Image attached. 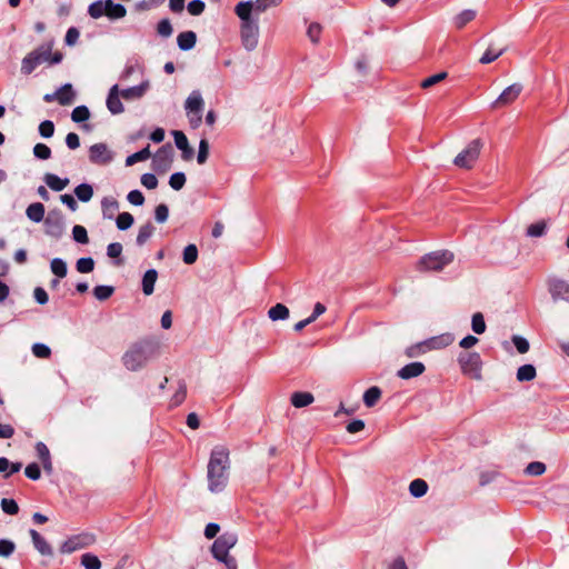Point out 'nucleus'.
<instances>
[{"label":"nucleus","instance_id":"10","mask_svg":"<svg viewBox=\"0 0 569 569\" xmlns=\"http://www.w3.org/2000/svg\"><path fill=\"white\" fill-rule=\"evenodd\" d=\"M173 148L170 143L160 147L152 158V169L158 173L167 172L173 162Z\"/></svg>","mask_w":569,"mask_h":569},{"label":"nucleus","instance_id":"51","mask_svg":"<svg viewBox=\"0 0 569 569\" xmlns=\"http://www.w3.org/2000/svg\"><path fill=\"white\" fill-rule=\"evenodd\" d=\"M169 184L173 190H181L186 184V174L183 172H174L169 179Z\"/></svg>","mask_w":569,"mask_h":569},{"label":"nucleus","instance_id":"24","mask_svg":"<svg viewBox=\"0 0 569 569\" xmlns=\"http://www.w3.org/2000/svg\"><path fill=\"white\" fill-rule=\"evenodd\" d=\"M455 341V336L450 332L442 333L426 341L428 349H442Z\"/></svg>","mask_w":569,"mask_h":569},{"label":"nucleus","instance_id":"45","mask_svg":"<svg viewBox=\"0 0 569 569\" xmlns=\"http://www.w3.org/2000/svg\"><path fill=\"white\" fill-rule=\"evenodd\" d=\"M198 259V248L190 243L183 249L182 260L186 264H193Z\"/></svg>","mask_w":569,"mask_h":569},{"label":"nucleus","instance_id":"33","mask_svg":"<svg viewBox=\"0 0 569 569\" xmlns=\"http://www.w3.org/2000/svg\"><path fill=\"white\" fill-rule=\"evenodd\" d=\"M428 491V483L423 479H415L409 485V492L415 498L425 496Z\"/></svg>","mask_w":569,"mask_h":569},{"label":"nucleus","instance_id":"15","mask_svg":"<svg viewBox=\"0 0 569 569\" xmlns=\"http://www.w3.org/2000/svg\"><path fill=\"white\" fill-rule=\"evenodd\" d=\"M121 91L118 84H113L108 92L107 108L112 114H120L124 111V107L121 102Z\"/></svg>","mask_w":569,"mask_h":569},{"label":"nucleus","instance_id":"6","mask_svg":"<svg viewBox=\"0 0 569 569\" xmlns=\"http://www.w3.org/2000/svg\"><path fill=\"white\" fill-rule=\"evenodd\" d=\"M52 43L46 42L29 52L21 61V73L31 74L40 64L49 61Z\"/></svg>","mask_w":569,"mask_h":569},{"label":"nucleus","instance_id":"25","mask_svg":"<svg viewBox=\"0 0 569 569\" xmlns=\"http://www.w3.org/2000/svg\"><path fill=\"white\" fill-rule=\"evenodd\" d=\"M197 42V34L193 31H183L178 34L177 43L180 50H191Z\"/></svg>","mask_w":569,"mask_h":569},{"label":"nucleus","instance_id":"60","mask_svg":"<svg viewBox=\"0 0 569 569\" xmlns=\"http://www.w3.org/2000/svg\"><path fill=\"white\" fill-rule=\"evenodd\" d=\"M187 9L191 16H200L206 9V3L202 0H191Z\"/></svg>","mask_w":569,"mask_h":569},{"label":"nucleus","instance_id":"29","mask_svg":"<svg viewBox=\"0 0 569 569\" xmlns=\"http://www.w3.org/2000/svg\"><path fill=\"white\" fill-rule=\"evenodd\" d=\"M477 16V11L472 9H466L455 16L452 22L455 28L462 29L467 23L471 22Z\"/></svg>","mask_w":569,"mask_h":569},{"label":"nucleus","instance_id":"30","mask_svg":"<svg viewBox=\"0 0 569 569\" xmlns=\"http://www.w3.org/2000/svg\"><path fill=\"white\" fill-rule=\"evenodd\" d=\"M382 396V391L379 387L373 386L367 389L363 393V403L368 408L375 407Z\"/></svg>","mask_w":569,"mask_h":569},{"label":"nucleus","instance_id":"43","mask_svg":"<svg viewBox=\"0 0 569 569\" xmlns=\"http://www.w3.org/2000/svg\"><path fill=\"white\" fill-rule=\"evenodd\" d=\"M90 118V111L86 106H78L71 112V119L76 123H81Z\"/></svg>","mask_w":569,"mask_h":569},{"label":"nucleus","instance_id":"39","mask_svg":"<svg viewBox=\"0 0 569 569\" xmlns=\"http://www.w3.org/2000/svg\"><path fill=\"white\" fill-rule=\"evenodd\" d=\"M77 198L82 202H88L93 196V188L89 183H81L74 188Z\"/></svg>","mask_w":569,"mask_h":569},{"label":"nucleus","instance_id":"13","mask_svg":"<svg viewBox=\"0 0 569 569\" xmlns=\"http://www.w3.org/2000/svg\"><path fill=\"white\" fill-rule=\"evenodd\" d=\"M46 234L59 239L64 232V221L60 212L51 211L44 219Z\"/></svg>","mask_w":569,"mask_h":569},{"label":"nucleus","instance_id":"36","mask_svg":"<svg viewBox=\"0 0 569 569\" xmlns=\"http://www.w3.org/2000/svg\"><path fill=\"white\" fill-rule=\"evenodd\" d=\"M154 227L151 222H147L146 224L141 226L139 228L136 242L138 246H143L153 234Z\"/></svg>","mask_w":569,"mask_h":569},{"label":"nucleus","instance_id":"17","mask_svg":"<svg viewBox=\"0 0 569 569\" xmlns=\"http://www.w3.org/2000/svg\"><path fill=\"white\" fill-rule=\"evenodd\" d=\"M30 537L32 539L33 547L43 557H53V549L51 545L42 537L37 530L30 529Z\"/></svg>","mask_w":569,"mask_h":569},{"label":"nucleus","instance_id":"54","mask_svg":"<svg viewBox=\"0 0 569 569\" xmlns=\"http://www.w3.org/2000/svg\"><path fill=\"white\" fill-rule=\"evenodd\" d=\"M33 154L41 160H48L51 157V149L44 143H37L33 147Z\"/></svg>","mask_w":569,"mask_h":569},{"label":"nucleus","instance_id":"31","mask_svg":"<svg viewBox=\"0 0 569 569\" xmlns=\"http://www.w3.org/2000/svg\"><path fill=\"white\" fill-rule=\"evenodd\" d=\"M43 179L47 186L53 191H62L69 183L68 178L61 179L53 173H46Z\"/></svg>","mask_w":569,"mask_h":569},{"label":"nucleus","instance_id":"49","mask_svg":"<svg viewBox=\"0 0 569 569\" xmlns=\"http://www.w3.org/2000/svg\"><path fill=\"white\" fill-rule=\"evenodd\" d=\"M447 77H448V73L445 72V71L436 73V74H432V76L423 79L420 82V87L423 88V89H429L432 86H435V84L439 83L440 81L445 80Z\"/></svg>","mask_w":569,"mask_h":569},{"label":"nucleus","instance_id":"4","mask_svg":"<svg viewBox=\"0 0 569 569\" xmlns=\"http://www.w3.org/2000/svg\"><path fill=\"white\" fill-rule=\"evenodd\" d=\"M88 14L92 19H100L106 16L113 21L124 18L127 9L123 4L116 3L113 0H97L89 4Z\"/></svg>","mask_w":569,"mask_h":569},{"label":"nucleus","instance_id":"3","mask_svg":"<svg viewBox=\"0 0 569 569\" xmlns=\"http://www.w3.org/2000/svg\"><path fill=\"white\" fill-rule=\"evenodd\" d=\"M249 3H238L234 8L236 14L241 20L240 33L243 47L251 51L258 44L259 26L258 18L250 17Z\"/></svg>","mask_w":569,"mask_h":569},{"label":"nucleus","instance_id":"1","mask_svg":"<svg viewBox=\"0 0 569 569\" xmlns=\"http://www.w3.org/2000/svg\"><path fill=\"white\" fill-rule=\"evenodd\" d=\"M160 342L156 338H142L129 346L122 355V363L129 371L143 369L149 361L158 358Z\"/></svg>","mask_w":569,"mask_h":569},{"label":"nucleus","instance_id":"56","mask_svg":"<svg viewBox=\"0 0 569 569\" xmlns=\"http://www.w3.org/2000/svg\"><path fill=\"white\" fill-rule=\"evenodd\" d=\"M157 31L161 37L169 38L173 32L170 20L169 19L160 20L157 26Z\"/></svg>","mask_w":569,"mask_h":569},{"label":"nucleus","instance_id":"50","mask_svg":"<svg viewBox=\"0 0 569 569\" xmlns=\"http://www.w3.org/2000/svg\"><path fill=\"white\" fill-rule=\"evenodd\" d=\"M72 237L78 243L86 244L89 242L87 229L82 226L77 224L72 228Z\"/></svg>","mask_w":569,"mask_h":569},{"label":"nucleus","instance_id":"12","mask_svg":"<svg viewBox=\"0 0 569 569\" xmlns=\"http://www.w3.org/2000/svg\"><path fill=\"white\" fill-rule=\"evenodd\" d=\"M237 541L238 538L236 533L224 532L214 540L211 547L212 556L217 559L229 555V550L236 546Z\"/></svg>","mask_w":569,"mask_h":569},{"label":"nucleus","instance_id":"55","mask_svg":"<svg viewBox=\"0 0 569 569\" xmlns=\"http://www.w3.org/2000/svg\"><path fill=\"white\" fill-rule=\"evenodd\" d=\"M209 156V142L206 139H201L199 142V150L197 156V161L199 164H203Z\"/></svg>","mask_w":569,"mask_h":569},{"label":"nucleus","instance_id":"64","mask_svg":"<svg viewBox=\"0 0 569 569\" xmlns=\"http://www.w3.org/2000/svg\"><path fill=\"white\" fill-rule=\"evenodd\" d=\"M128 201L133 206H142L144 196L140 190H131L127 196Z\"/></svg>","mask_w":569,"mask_h":569},{"label":"nucleus","instance_id":"35","mask_svg":"<svg viewBox=\"0 0 569 569\" xmlns=\"http://www.w3.org/2000/svg\"><path fill=\"white\" fill-rule=\"evenodd\" d=\"M268 316L272 321L286 320L289 318V309L282 303H277L269 309Z\"/></svg>","mask_w":569,"mask_h":569},{"label":"nucleus","instance_id":"42","mask_svg":"<svg viewBox=\"0 0 569 569\" xmlns=\"http://www.w3.org/2000/svg\"><path fill=\"white\" fill-rule=\"evenodd\" d=\"M114 292V288L112 286L99 284L93 288V296L99 301H104L109 299Z\"/></svg>","mask_w":569,"mask_h":569},{"label":"nucleus","instance_id":"28","mask_svg":"<svg viewBox=\"0 0 569 569\" xmlns=\"http://www.w3.org/2000/svg\"><path fill=\"white\" fill-rule=\"evenodd\" d=\"M158 279V272L156 269H149L142 277V291L146 296H150L154 291V283Z\"/></svg>","mask_w":569,"mask_h":569},{"label":"nucleus","instance_id":"8","mask_svg":"<svg viewBox=\"0 0 569 569\" xmlns=\"http://www.w3.org/2000/svg\"><path fill=\"white\" fill-rule=\"evenodd\" d=\"M483 143L480 139H473L468 146L455 158L453 163L463 169H470L479 158Z\"/></svg>","mask_w":569,"mask_h":569},{"label":"nucleus","instance_id":"26","mask_svg":"<svg viewBox=\"0 0 569 569\" xmlns=\"http://www.w3.org/2000/svg\"><path fill=\"white\" fill-rule=\"evenodd\" d=\"M315 400V397L311 392L307 391H297L291 395L290 401L291 405L296 408H303L311 405Z\"/></svg>","mask_w":569,"mask_h":569},{"label":"nucleus","instance_id":"14","mask_svg":"<svg viewBox=\"0 0 569 569\" xmlns=\"http://www.w3.org/2000/svg\"><path fill=\"white\" fill-rule=\"evenodd\" d=\"M522 86L520 83H513L509 87H507L500 96L497 98V100L492 103V108H498L501 106H508L512 103L521 93Z\"/></svg>","mask_w":569,"mask_h":569},{"label":"nucleus","instance_id":"21","mask_svg":"<svg viewBox=\"0 0 569 569\" xmlns=\"http://www.w3.org/2000/svg\"><path fill=\"white\" fill-rule=\"evenodd\" d=\"M174 143L182 151L183 160H190L193 157V149L189 146L188 139L182 131H172Z\"/></svg>","mask_w":569,"mask_h":569},{"label":"nucleus","instance_id":"38","mask_svg":"<svg viewBox=\"0 0 569 569\" xmlns=\"http://www.w3.org/2000/svg\"><path fill=\"white\" fill-rule=\"evenodd\" d=\"M51 272L58 278H64L68 273V267L63 259L53 258L50 262Z\"/></svg>","mask_w":569,"mask_h":569},{"label":"nucleus","instance_id":"16","mask_svg":"<svg viewBox=\"0 0 569 569\" xmlns=\"http://www.w3.org/2000/svg\"><path fill=\"white\" fill-rule=\"evenodd\" d=\"M549 292L555 301L559 299L569 301V283L562 279L549 280Z\"/></svg>","mask_w":569,"mask_h":569},{"label":"nucleus","instance_id":"2","mask_svg":"<svg viewBox=\"0 0 569 569\" xmlns=\"http://www.w3.org/2000/svg\"><path fill=\"white\" fill-rule=\"evenodd\" d=\"M229 467V450L223 446L214 447L208 462V486L212 493L221 492L227 486Z\"/></svg>","mask_w":569,"mask_h":569},{"label":"nucleus","instance_id":"53","mask_svg":"<svg viewBox=\"0 0 569 569\" xmlns=\"http://www.w3.org/2000/svg\"><path fill=\"white\" fill-rule=\"evenodd\" d=\"M241 3H249L251 7L250 9V17L258 18L260 13L264 12L268 7L264 4L262 0H256L252 1H242Z\"/></svg>","mask_w":569,"mask_h":569},{"label":"nucleus","instance_id":"18","mask_svg":"<svg viewBox=\"0 0 569 569\" xmlns=\"http://www.w3.org/2000/svg\"><path fill=\"white\" fill-rule=\"evenodd\" d=\"M149 88H150L149 80H144L138 86L120 90L121 98L127 101L141 99L146 94V92L148 91Z\"/></svg>","mask_w":569,"mask_h":569},{"label":"nucleus","instance_id":"23","mask_svg":"<svg viewBox=\"0 0 569 569\" xmlns=\"http://www.w3.org/2000/svg\"><path fill=\"white\" fill-rule=\"evenodd\" d=\"M56 93L58 94L57 101L61 106H70L74 101V98H76V93L73 91L71 83L63 84L56 91Z\"/></svg>","mask_w":569,"mask_h":569},{"label":"nucleus","instance_id":"41","mask_svg":"<svg viewBox=\"0 0 569 569\" xmlns=\"http://www.w3.org/2000/svg\"><path fill=\"white\" fill-rule=\"evenodd\" d=\"M471 329L477 335H482L486 331L487 326L481 312H476L472 315Z\"/></svg>","mask_w":569,"mask_h":569},{"label":"nucleus","instance_id":"46","mask_svg":"<svg viewBox=\"0 0 569 569\" xmlns=\"http://www.w3.org/2000/svg\"><path fill=\"white\" fill-rule=\"evenodd\" d=\"M77 271L80 273H89L94 269V260L91 257H83L76 262Z\"/></svg>","mask_w":569,"mask_h":569},{"label":"nucleus","instance_id":"48","mask_svg":"<svg viewBox=\"0 0 569 569\" xmlns=\"http://www.w3.org/2000/svg\"><path fill=\"white\" fill-rule=\"evenodd\" d=\"M81 565L86 569H101V561L92 553H83L81 556Z\"/></svg>","mask_w":569,"mask_h":569},{"label":"nucleus","instance_id":"58","mask_svg":"<svg viewBox=\"0 0 569 569\" xmlns=\"http://www.w3.org/2000/svg\"><path fill=\"white\" fill-rule=\"evenodd\" d=\"M32 353L37 358L47 359L50 357L51 350L47 345L38 342L32 346Z\"/></svg>","mask_w":569,"mask_h":569},{"label":"nucleus","instance_id":"40","mask_svg":"<svg viewBox=\"0 0 569 569\" xmlns=\"http://www.w3.org/2000/svg\"><path fill=\"white\" fill-rule=\"evenodd\" d=\"M150 156H151L150 147L147 146L146 148L141 149L140 151L128 156L126 159V166L130 167L139 161H144V160L149 159Z\"/></svg>","mask_w":569,"mask_h":569},{"label":"nucleus","instance_id":"61","mask_svg":"<svg viewBox=\"0 0 569 569\" xmlns=\"http://www.w3.org/2000/svg\"><path fill=\"white\" fill-rule=\"evenodd\" d=\"M39 133L43 138H51L54 133V124L51 120H44L39 124Z\"/></svg>","mask_w":569,"mask_h":569},{"label":"nucleus","instance_id":"5","mask_svg":"<svg viewBox=\"0 0 569 569\" xmlns=\"http://www.w3.org/2000/svg\"><path fill=\"white\" fill-rule=\"evenodd\" d=\"M455 259L453 252L449 250H438L426 253L417 262V270L421 272L441 271L446 266L450 264Z\"/></svg>","mask_w":569,"mask_h":569},{"label":"nucleus","instance_id":"9","mask_svg":"<svg viewBox=\"0 0 569 569\" xmlns=\"http://www.w3.org/2000/svg\"><path fill=\"white\" fill-rule=\"evenodd\" d=\"M96 542V536L89 532H82L68 538L60 546L61 553H72L77 550L90 547Z\"/></svg>","mask_w":569,"mask_h":569},{"label":"nucleus","instance_id":"19","mask_svg":"<svg viewBox=\"0 0 569 569\" xmlns=\"http://www.w3.org/2000/svg\"><path fill=\"white\" fill-rule=\"evenodd\" d=\"M425 365L422 362L416 361L403 366L400 370H398L397 376L403 380H409L419 377L425 372Z\"/></svg>","mask_w":569,"mask_h":569},{"label":"nucleus","instance_id":"57","mask_svg":"<svg viewBox=\"0 0 569 569\" xmlns=\"http://www.w3.org/2000/svg\"><path fill=\"white\" fill-rule=\"evenodd\" d=\"M428 349L426 341L410 346L406 349L405 353L408 358H415L423 353Z\"/></svg>","mask_w":569,"mask_h":569},{"label":"nucleus","instance_id":"52","mask_svg":"<svg viewBox=\"0 0 569 569\" xmlns=\"http://www.w3.org/2000/svg\"><path fill=\"white\" fill-rule=\"evenodd\" d=\"M546 471V465L540 461L530 462L526 469L525 473L528 476H541Z\"/></svg>","mask_w":569,"mask_h":569},{"label":"nucleus","instance_id":"7","mask_svg":"<svg viewBox=\"0 0 569 569\" xmlns=\"http://www.w3.org/2000/svg\"><path fill=\"white\" fill-rule=\"evenodd\" d=\"M457 362L462 375L477 381L482 380V360L476 351H463L458 355Z\"/></svg>","mask_w":569,"mask_h":569},{"label":"nucleus","instance_id":"44","mask_svg":"<svg viewBox=\"0 0 569 569\" xmlns=\"http://www.w3.org/2000/svg\"><path fill=\"white\" fill-rule=\"evenodd\" d=\"M547 223L545 221H538L536 223H531L527 228L526 234L531 238L542 237L546 233Z\"/></svg>","mask_w":569,"mask_h":569},{"label":"nucleus","instance_id":"32","mask_svg":"<svg viewBox=\"0 0 569 569\" xmlns=\"http://www.w3.org/2000/svg\"><path fill=\"white\" fill-rule=\"evenodd\" d=\"M102 214L106 219H112L119 209V202L112 197H106L101 201Z\"/></svg>","mask_w":569,"mask_h":569},{"label":"nucleus","instance_id":"22","mask_svg":"<svg viewBox=\"0 0 569 569\" xmlns=\"http://www.w3.org/2000/svg\"><path fill=\"white\" fill-rule=\"evenodd\" d=\"M204 106V101L200 91L193 90L186 100L184 109L187 114L190 112H202Z\"/></svg>","mask_w":569,"mask_h":569},{"label":"nucleus","instance_id":"47","mask_svg":"<svg viewBox=\"0 0 569 569\" xmlns=\"http://www.w3.org/2000/svg\"><path fill=\"white\" fill-rule=\"evenodd\" d=\"M133 216L129 212L119 213L116 220L117 228L121 231L128 230L133 224Z\"/></svg>","mask_w":569,"mask_h":569},{"label":"nucleus","instance_id":"63","mask_svg":"<svg viewBox=\"0 0 569 569\" xmlns=\"http://www.w3.org/2000/svg\"><path fill=\"white\" fill-rule=\"evenodd\" d=\"M512 342L518 350L519 353H526L529 350V342L526 338L521 336H513Z\"/></svg>","mask_w":569,"mask_h":569},{"label":"nucleus","instance_id":"11","mask_svg":"<svg viewBox=\"0 0 569 569\" xmlns=\"http://www.w3.org/2000/svg\"><path fill=\"white\" fill-rule=\"evenodd\" d=\"M89 160L97 166H107L113 160V152L103 143H94L89 148Z\"/></svg>","mask_w":569,"mask_h":569},{"label":"nucleus","instance_id":"62","mask_svg":"<svg viewBox=\"0 0 569 569\" xmlns=\"http://www.w3.org/2000/svg\"><path fill=\"white\" fill-rule=\"evenodd\" d=\"M24 475L31 480H38L41 477V470L38 463H29L24 469Z\"/></svg>","mask_w":569,"mask_h":569},{"label":"nucleus","instance_id":"27","mask_svg":"<svg viewBox=\"0 0 569 569\" xmlns=\"http://www.w3.org/2000/svg\"><path fill=\"white\" fill-rule=\"evenodd\" d=\"M46 208L41 202H34L28 206L26 214L33 222L44 221Z\"/></svg>","mask_w":569,"mask_h":569},{"label":"nucleus","instance_id":"34","mask_svg":"<svg viewBox=\"0 0 569 569\" xmlns=\"http://www.w3.org/2000/svg\"><path fill=\"white\" fill-rule=\"evenodd\" d=\"M537 371L532 365H523L517 370V380L520 382L531 381L536 378Z\"/></svg>","mask_w":569,"mask_h":569},{"label":"nucleus","instance_id":"37","mask_svg":"<svg viewBox=\"0 0 569 569\" xmlns=\"http://www.w3.org/2000/svg\"><path fill=\"white\" fill-rule=\"evenodd\" d=\"M506 48L495 49L492 44L485 51V53L479 59V62L482 64H488L498 59L503 52Z\"/></svg>","mask_w":569,"mask_h":569},{"label":"nucleus","instance_id":"20","mask_svg":"<svg viewBox=\"0 0 569 569\" xmlns=\"http://www.w3.org/2000/svg\"><path fill=\"white\" fill-rule=\"evenodd\" d=\"M36 453L46 472L51 473L53 470L50 451L47 445L42 441L36 443Z\"/></svg>","mask_w":569,"mask_h":569},{"label":"nucleus","instance_id":"59","mask_svg":"<svg viewBox=\"0 0 569 569\" xmlns=\"http://www.w3.org/2000/svg\"><path fill=\"white\" fill-rule=\"evenodd\" d=\"M169 217V208L164 203H160L156 207L154 219L158 223H164Z\"/></svg>","mask_w":569,"mask_h":569}]
</instances>
